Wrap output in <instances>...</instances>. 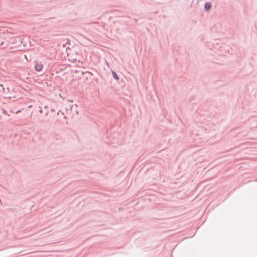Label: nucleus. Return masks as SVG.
<instances>
[{
    "label": "nucleus",
    "mask_w": 257,
    "mask_h": 257,
    "mask_svg": "<svg viewBox=\"0 0 257 257\" xmlns=\"http://www.w3.org/2000/svg\"><path fill=\"white\" fill-rule=\"evenodd\" d=\"M43 68V65L41 63H37L35 65V69L37 71H40Z\"/></svg>",
    "instance_id": "1"
},
{
    "label": "nucleus",
    "mask_w": 257,
    "mask_h": 257,
    "mask_svg": "<svg viewBox=\"0 0 257 257\" xmlns=\"http://www.w3.org/2000/svg\"><path fill=\"white\" fill-rule=\"evenodd\" d=\"M210 8H211V4L210 3H207L205 5V9L206 10H209L210 9Z\"/></svg>",
    "instance_id": "2"
}]
</instances>
